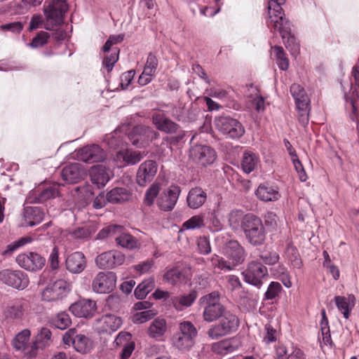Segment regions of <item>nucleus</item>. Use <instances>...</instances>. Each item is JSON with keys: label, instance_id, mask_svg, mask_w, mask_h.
I'll list each match as a JSON object with an SVG mask.
<instances>
[{"label": "nucleus", "instance_id": "f257e3e1", "mask_svg": "<svg viewBox=\"0 0 359 359\" xmlns=\"http://www.w3.org/2000/svg\"><path fill=\"white\" fill-rule=\"evenodd\" d=\"M285 0H270L268 3L269 15L270 22L274 28L278 30L283 43L285 45H294L297 43L296 38L292 35L290 25L284 18V13L281 6Z\"/></svg>", "mask_w": 359, "mask_h": 359}, {"label": "nucleus", "instance_id": "f03ea898", "mask_svg": "<svg viewBox=\"0 0 359 359\" xmlns=\"http://www.w3.org/2000/svg\"><path fill=\"white\" fill-rule=\"evenodd\" d=\"M221 293L215 290L202 296L199 299V304L203 308V319L207 323H212L218 320L229 310L221 302Z\"/></svg>", "mask_w": 359, "mask_h": 359}, {"label": "nucleus", "instance_id": "7ed1b4c3", "mask_svg": "<svg viewBox=\"0 0 359 359\" xmlns=\"http://www.w3.org/2000/svg\"><path fill=\"white\" fill-rule=\"evenodd\" d=\"M241 230L250 245L259 246L264 243L266 240L265 227L262 220L258 216L252 213L245 214V219L243 222Z\"/></svg>", "mask_w": 359, "mask_h": 359}, {"label": "nucleus", "instance_id": "20e7f679", "mask_svg": "<svg viewBox=\"0 0 359 359\" xmlns=\"http://www.w3.org/2000/svg\"><path fill=\"white\" fill-rule=\"evenodd\" d=\"M239 325L240 320L238 316L228 311L218 319L217 323L210 327L207 331V335L211 339H219L236 332Z\"/></svg>", "mask_w": 359, "mask_h": 359}, {"label": "nucleus", "instance_id": "39448f33", "mask_svg": "<svg viewBox=\"0 0 359 359\" xmlns=\"http://www.w3.org/2000/svg\"><path fill=\"white\" fill-rule=\"evenodd\" d=\"M215 128L226 139H240L245 133V127L238 119L230 116H220L214 119Z\"/></svg>", "mask_w": 359, "mask_h": 359}, {"label": "nucleus", "instance_id": "423d86ee", "mask_svg": "<svg viewBox=\"0 0 359 359\" xmlns=\"http://www.w3.org/2000/svg\"><path fill=\"white\" fill-rule=\"evenodd\" d=\"M290 91L294 100L296 109L298 111L299 122L302 126L306 127L309 121L310 98L305 89L299 84H292Z\"/></svg>", "mask_w": 359, "mask_h": 359}, {"label": "nucleus", "instance_id": "0eeeda50", "mask_svg": "<svg viewBox=\"0 0 359 359\" xmlns=\"http://www.w3.org/2000/svg\"><path fill=\"white\" fill-rule=\"evenodd\" d=\"M197 334V330L191 322L183 321L179 325V332L172 337V344L180 350H189L195 344Z\"/></svg>", "mask_w": 359, "mask_h": 359}, {"label": "nucleus", "instance_id": "6e6552de", "mask_svg": "<svg viewBox=\"0 0 359 359\" xmlns=\"http://www.w3.org/2000/svg\"><path fill=\"white\" fill-rule=\"evenodd\" d=\"M68 8L66 0H53L47 6L43 7L46 18V28L50 29L62 23L64 15Z\"/></svg>", "mask_w": 359, "mask_h": 359}, {"label": "nucleus", "instance_id": "1a4fd4ad", "mask_svg": "<svg viewBox=\"0 0 359 359\" xmlns=\"http://www.w3.org/2000/svg\"><path fill=\"white\" fill-rule=\"evenodd\" d=\"M65 345H72L76 351L86 354L93 348V341L90 338L83 334H78L75 328L69 329L62 337Z\"/></svg>", "mask_w": 359, "mask_h": 359}, {"label": "nucleus", "instance_id": "9d476101", "mask_svg": "<svg viewBox=\"0 0 359 359\" xmlns=\"http://www.w3.org/2000/svg\"><path fill=\"white\" fill-rule=\"evenodd\" d=\"M158 135L159 134L151 128L138 125L133 128L128 137L132 144L141 148L158 138Z\"/></svg>", "mask_w": 359, "mask_h": 359}, {"label": "nucleus", "instance_id": "9b49d317", "mask_svg": "<svg viewBox=\"0 0 359 359\" xmlns=\"http://www.w3.org/2000/svg\"><path fill=\"white\" fill-rule=\"evenodd\" d=\"M242 275L246 283L260 288L263 284L262 279L268 276V270L261 262L252 261Z\"/></svg>", "mask_w": 359, "mask_h": 359}, {"label": "nucleus", "instance_id": "f8f14e48", "mask_svg": "<svg viewBox=\"0 0 359 359\" xmlns=\"http://www.w3.org/2000/svg\"><path fill=\"white\" fill-rule=\"evenodd\" d=\"M0 280L13 288L24 290L29 285V278L20 270L4 269L0 272Z\"/></svg>", "mask_w": 359, "mask_h": 359}, {"label": "nucleus", "instance_id": "ddd939ff", "mask_svg": "<svg viewBox=\"0 0 359 359\" xmlns=\"http://www.w3.org/2000/svg\"><path fill=\"white\" fill-rule=\"evenodd\" d=\"M70 291V284L62 279L55 280L48 284L41 293L44 301H57L66 297Z\"/></svg>", "mask_w": 359, "mask_h": 359}, {"label": "nucleus", "instance_id": "4468645a", "mask_svg": "<svg viewBox=\"0 0 359 359\" xmlns=\"http://www.w3.org/2000/svg\"><path fill=\"white\" fill-rule=\"evenodd\" d=\"M223 254L235 267L243 264L247 253L244 247L237 240H229L223 246Z\"/></svg>", "mask_w": 359, "mask_h": 359}, {"label": "nucleus", "instance_id": "2eb2a0df", "mask_svg": "<svg viewBox=\"0 0 359 359\" xmlns=\"http://www.w3.org/2000/svg\"><path fill=\"white\" fill-rule=\"evenodd\" d=\"M116 276L113 272H99L92 282V290L99 294L111 292L116 287Z\"/></svg>", "mask_w": 359, "mask_h": 359}, {"label": "nucleus", "instance_id": "dca6fc26", "mask_svg": "<svg viewBox=\"0 0 359 359\" xmlns=\"http://www.w3.org/2000/svg\"><path fill=\"white\" fill-rule=\"evenodd\" d=\"M16 262L27 271H37L43 269L46 260L40 254L30 252L18 255L16 257Z\"/></svg>", "mask_w": 359, "mask_h": 359}, {"label": "nucleus", "instance_id": "f3484780", "mask_svg": "<svg viewBox=\"0 0 359 359\" xmlns=\"http://www.w3.org/2000/svg\"><path fill=\"white\" fill-rule=\"evenodd\" d=\"M125 259V255L122 252L117 250H109L97 256L95 263L100 269H111L122 265Z\"/></svg>", "mask_w": 359, "mask_h": 359}, {"label": "nucleus", "instance_id": "a211bd4d", "mask_svg": "<svg viewBox=\"0 0 359 359\" xmlns=\"http://www.w3.org/2000/svg\"><path fill=\"white\" fill-rule=\"evenodd\" d=\"M190 156L198 163L206 166L215 161L217 153L213 148L209 146L197 144L191 149Z\"/></svg>", "mask_w": 359, "mask_h": 359}, {"label": "nucleus", "instance_id": "6ab92c4d", "mask_svg": "<svg viewBox=\"0 0 359 359\" xmlns=\"http://www.w3.org/2000/svg\"><path fill=\"white\" fill-rule=\"evenodd\" d=\"M158 171V164L154 160H147L140 164L136 175V182L140 187H146L153 181Z\"/></svg>", "mask_w": 359, "mask_h": 359}, {"label": "nucleus", "instance_id": "aec40b11", "mask_svg": "<svg viewBox=\"0 0 359 359\" xmlns=\"http://www.w3.org/2000/svg\"><path fill=\"white\" fill-rule=\"evenodd\" d=\"M181 193V188L177 185H171L164 191L157 200V205L161 210L171 211L175 206Z\"/></svg>", "mask_w": 359, "mask_h": 359}, {"label": "nucleus", "instance_id": "412c9836", "mask_svg": "<svg viewBox=\"0 0 359 359\" xmlns=\"http://www.w3.org/2000/svg\"><path fill=\"white\" fill-rule=\"evenodd\" d=\"M76 156L79 161L88 163L100 162L106 158L104 151L97 144L86 146L79 149L76 152Z\"/></svg>", "mask_w": 359, "mask_h": 359}, {"label": "nucleus", "instance_id": "4be33fe9", "mask_svg": "<svg viewBox=\"0 0 359 359\" xmlns=\"http://www.w3.org/2000/svg\"><path fill=\"white\" fill-rule=\"evenodd\" d=\"M87 266L86 257L82 252L76 251L68 255L65 259V268L72 274H79Z\"/></svg>", "mask_w": 359, "mask_h": 359}, {"label": "nucleus", "instance_id": "5701e85b", "mask_svg": "<svg viewBox=\"0 0 359 359\" xmlns=\"http://www.w3.org/2000/svg\"><path fill=\"white\" fill-rule=\"evenodd\" d=\"M25 309L21 300L9 303L4 309L5 319L11 323L18 324L25 318Z\"/></svg>", "mask_w": 359, "mask_h": 359}, {"label": "nucleus", "instance_id": "b1692460", "mask_svg": "<svg viewBox=\"0 0 359 359\" xmlns=\"http://www.w3.org/2000/svg\"><path fill=\"white\" fill-rule=\"evenodd\" d=\"M151 120L153 124L158 130L168 134L177 133L180 128L177 123L168 118L163 113H153Z\"/></svg>", "mask_w": 359, "mask_h": 359}, {"label": "nucleus", "instance_id": "393cba45", "mask_svg": "<svg viewBox=\"0 0 359 359\" xmlns=\"http://www.w3.org/2000/svg\"><path fill=\"white\" fill-rule=\"evenodd\" d=\"M69 311L79 318H91L96 311V303L90 299H83L72 304Z\"/></svg>", "mask_w": 359, "mask_h": 359}, {"label": "nucleus", "instance_id": "a878e982", "mask_svg": "<svg viewBox=\"0 0 359 359\" xmlns=\"http://www.w3.org/2000/svg\"><path fill=\"white\" fill-rule=\"evenodd\" d=\"M85 174L83 166L78 163H71L64 167L61 176L64 181L69 184H76L81 181Z\"/></svg>", "mask_w": 359, "mask_h": 359}, {"label": "nucleus", "instance_id": "bb28decb", "mask_svg": "<svg viewBox=\"0 0 359 359\" xmlns=\"http://www.w3.org/2000/svg\"><path fill=\"white\" fill-rule=\"evenodd\" d=\"M60 187L59 184L53 183L44 187L41 191H35L33 197L30 198L32 199L30 203H43L48 200L59 196Z\"/></svg>", "mask_w": 359, "mask_h": 359}, {"label": "nucleus", "instance_id": "cd10ccee", "mask_svg": "<svg viewBox=\"0 0 359 359\" xmlns=\"http://www.w3.org/2000/svg\"><path fill=\"white\" fill-rule=\"evenodd\" d=\"M189 279L187 271L180 267L169 269L163 275V280L172 285L185 284Z\"/></svg>", "mask_w": 359, "mask_h": 359}, {"label": "nucleus", "instance_id": "c85d7f7f", "mask_svg": "<svg viewBox=\"0 0 359 359\" xmlns=\"http://www.w3.org/2000/svg\"><path fill=\"white\" fill-rule=\"evenodd\" d=\"M89 174L91 182L99 189L104 187L110 180L109 170L103 165L93 166Z\"/></svg>", "mask_w": 359, "mask_h": 359}, {"label": "nucleus", "instance_id": "c756f323", "mask_svg": "<svg viewBox=\"0 0 359 359\" xmlns=\"http://www.w3.org/2000/svg\"><path fill=\"white\" fill-rule=\"evenodd\" d=\"M255 194L259 200L265 202L275 201L280 197L278 187L271 185L268 182L260 184Z\"/></svg>", "mask_w": 359, "mask_h": 359}, {"label": "nucleus", "instance_id": "7c9ffc66", "mask_svg": "<svg viewBox=\"0 0 359 359\" xmlns=\"http://www.w3.org/2000/svg\"><path fill=\"white\" fill-rule=\"evenodd\" d=\"M207 200L206 192L199 187H196L189 190L187 203L191 209H198L201 207Z\"/></svg>", "mask_w": 359, "mask_h": 359}, {"label": "nucleus", "instance_id": "2f4dec72", "mask_svg": "<svg viewBox=\"0 0 359 359\" xmlns=\"http://www.w3.org/2000/svg\"><path fill=\"white\" fill-rule=\"evenodd\" d=\"M198 297V293L195 290H191L188 294H184L178 297H171L170 303L177 311H182L185 308L191 306Z\"/></svg>", "mask_w": 359, "mask_h": 359}, {"label": "nucleus", "instance_id": "473e14b6", "mask_svg": "<svg viewBox=\"0 0 359 359\" xmlns=\"http://www.w3.org/2000/svg\"><path fill=\"white\" fill-rule=\"evenodd\" d=\"M102 50L104 53L102 66L107 72H111L118 60L120 50L117 46H102Z\"/></svg>", "mask_w": 359, "mask_h": 359}, {"label": "nucleus", "instance_id": "72a5a7b5", "mask_svg": "<svg viewBox=\"0 0 359 359\" xmlns=\"http://www.w3.org/2000/svg\"><path fill=\"white\" fill-rule=\"evenodd\" d=\"M44 215L43 210L39 207H27L25 208V224L35 226L43 219Z\"/></svg>", "mask_w": 359, "mask_h": 359}, {"label": "nucleus", "instance_id": "f704fd0d", "mask_svg": "<svg viewBox=\"0 0 359 359\" xmlns=\"http://www.w3.org/2000/svg\"><path fill=\"white\" fill-rule=\"evenodd\" d=\"M99 323L102 325V332L111 333L116 331L121 327L122 320L116 316L107 314L99 319Z\"/></svg>", "mask_w": 359, "mask_h": 359}, {"label": "nucleus", "instance_id": "c9c22d12", "mask_svg": "<svg viewBox=\"0 0 359 359\" xmlns=\"http://www.w3.org/2000/svg\"><path fill=\"white\" fill-rule=\"evenodd\" d=\"M334 302L337 309L341 311L346 319L350 316V311L355 306V298L354 295L350 294L347 298L344 296H335Z\"/></svg>", "mask_w": 359, "mask_h": 359}, {"label": "nucleus", "instance_id": "e433bc0d", "mask_svg": "<svg viewBox=\"0 0 359 359\" xmlns=\"http://www.w3.org/2000/svg\"><path fill=\"white\" fill-rule=\"evenodd\" d=\"M108 203L117 204L122 203L130 200L131 193L126 188L115 187L107 194Z\"/></svg>", "mask_w": 359, "mask_h": 359}, {"label": "nucleus", "instance_id": "4c0bfd02", "mask_svg": "<svg viewBox=\"0 0 359 359\" xmlns=\"http://www.w3.org/2000/svg\"><path fill=\"white\" fill-rule=\"evenodd\" d=\"M166 330V320L163 318H157L151 323L147 332L150 337L158 339L163 337Z\"/></svg>", "mask_w": 359, "mask_h": 359}, {"label": "nucleus", "instance_id": "58836bf2", "mask_svg": "<svg viewBox=\"0 0 359 359\" xmlns=\"http://www.w3.org/2000/svg\"><path fill=\"white\" fill-rule=\"evenodd\" d=\"M258 162L259 157L255 153L246 151L243 154L241 168L245 173L249 174L255 169Z\"/></svg>", "mask_w": 359, "mask_h": 359}, {"label": "nucleus", "instance_id": "ea45409f", "mask_svg": "<svg viewBox=\"0 0 359 359\" xmlns=\"http://www.w3.org/2000/svg\"><path fill=\"white\" fill-rule=\"evenodd\" d=\"M115 241L117 245L128 250L136 249L139 246L136 238L122 231L115 237Z\"/></svg>", "mask_w": 359, "mask_h": 359}, {"label": "nucleus", "instance_id": "a19ab883", "mask_svg": "<svg viewBox=\"0 0 359 359\" xmlns=\"http://www.w3.org/2000/svg\"><path fill=\"white\" fill-rule=\"evenodd\" d=\"M285 255L290 262L291 265L296 269H301L303 266L302 259L299 256L297 248L292 242H288L285 248Z\"/></svg>", "mask_w": 359, "mask_h": 359}, {"label": "nucleus", "instance_id": "79ce46f5", "mask_svg": "<svg viewBox=\"0 0 359 359\" xmlns=\"http://www.w3.org/2000/svg\"><path fill=\"white\" fill-rule=\"evenodd\" d=\"M154 287V278L144 280L135 288L134 294L137 299H142L153 290Z\"/></svg>", "mask_w": 359, "mask_h": 359}, {"label": "nucleus", "instance_id": "37998d69", "mask_svg": "<svg viewBox=\"0 0 359 359\" xmlns=\"http://www.w3.org/2000/svg\"><path fill=\"white\" fill-rule=\"evenodd\" d=\"M30 331L28 329L19 332L13 341L14 348L18 351H25L29 340Z\"/></svg>", "mask_w": 359, "mask_h": 359}, {"label": "nucleus", "instance_id": "c03bdc74", "mask_svg": "<svg viewBox=\"0 0 359 359\" xmlns=\"http://www.w3.org/2000/svg\"><path fill=\"white\" fill-rule=\"evenodd\" d=\"M123 228L121 225H109L101 229L97 233L96 238L105 239L109 237L115 238L118 234L123 231Z\"/></svg>", "mask_w": 359, "mask_h": 359}, {"label": "nucleus", "instance_id": "a18cd8bd", "mask_svg": "<svg viewBox=\"0 0 359 359\" xmlns=\"http://www.w3.org/2000/svg\"><path fill=\"white\" fill-rule=\"evenodd\" d=\"M276 55V63L280 69L286 71L289 67V60L283 46H271Z\"/></svg>", "mask_w": 359, "mask_h": 359}, {"label": "nucleus", "instance_id": "49530a36", "mask_svg": "<svg viewBox=\"0 0 359 359\" xmlns=\"http://www.w3.org/2000/svg\"><path fill=\"white\" fill-rule=\"evenodd\" d=\"M229 224L231 228L237 229L239 226L242 229L243 222L245 219V215L242 210H233L229 214Z\"/></svg>", "mask_w": 359, "mask_h": 359}, {"label": "nucleus", "instance_id": "de8ad7c7", "mask_svg": "<svg viewBox=\"0 0 359 359\" xmlns=\"http://www.w3.org/2000/svg\"><path fill=\"white\" fill-rule=\"evenodd\" d=\"M212 266L215 268H218L223 271H231L235 269V266L231 264L228 259L221 257L217 255H213L210 258Z\"/></svg>", "mask_w": 359, "mask_h": 359}, {"label": "nucleus", "instance_id": "09e8293b", "mask_svg": "<svg viewBox=\"0 0 359 359\" xmlns=\"http://www.w3.org/2000/svg\"><path fill=\"white\" fill-rule=\"evenodd\" d=\"M95 229L92 225H86L82 227H79L74 229L70 234L75 238L77 239H88L94 233Z\"/></svg>", "mask_w": 359, "mask_h": 359}, {"label": "nucleus", "instance_id": "8fccbe9b", "mask_svg": "<svg viewBox=\"0 0 359 359\" xmlns=\"http://www.w3.org/2000/svg\"><path fill=\"white\" fill-rule=\"evenodd\" d=\"M144 153L139 151L126 150L122 154L123 161L128 165H135L144 157Z\"/></svg>", "mask_w": 359, "mask_h": 359}, {"label": "nucleus", "instance_id": "3c124183", "mask_svg": "<svg viewBox=\"0 0 359 359\" xmlns=\"http://www.w3.org/2000/svg\"><path fill=\"white\" fill-rule=\"evenodd\" d=\"M161 189V184L159 183H153L149 188L147 190L144 198V203L148 206L154 204V200L158 196Z\"/></svg>", "mask_w": 359, "mask_h": 359}, {"label": "nucleus", "instance_id": "603ef678", "mask_svg": "<svg viewBox=\"0 0 359 359\" xmlns=\"http://www.w3.org/2000/svg\"><path fill=\"white\" fill-rule=\"evenodd\" d=\"M283 290L282 285L278 282H271L267 287L264 295V300L276 299Z\"/></svg>", "mask_w": 359, "mask_h": 359}, {"label": "nucleus", "instance_id": "864d4df0", "mask_svg": "<svg viewBox=\"0 0 359 359\" xmlns=\"http://www.w3.org/2000/svg\"><path fill=\"white\" fill-rule=\"evenodd\" d=\"M32 238L29 236L22 237L18 241L13 242L12 243L6 246V250L4 251V255H11L14 251L18 249L20 247L24 246L25 245L31 243Z\"/></svg>", "mask_w": 359, "mask_h": 359}, {"label": "nucleus", "instance_id": "5fc2aeb1", "mask_svg": "<svg viewBox=\"0 0 359 359\" xmlns=\"http://www.w3.org/2000/svg\"><path fill=\"white\" fill-rule=\"evenodd\" d=\"M53 323L57 328L65 330L71 324V319L67 313L61 312L53 318Z\"/></svg>", "mask_w": 359, "mask_h": 359}, {"label": "nucleus", "instance_id": "6e6d98bb", "mask_svg": "<svg viewBox=\"0 0 359 359\" xmlns=\"http://www.w3.org/2000/svg\"><path fill=\"white\" fill-rule=\"evenodd\" d=\"M182 226L186 229H195L204 226L205 224L202 216L194 215L184 222Z\"/></svg>", "mask_w": 359, "mask_h": 359}, {"label": "nucleus", "instance_id": "4d7b16f0", "mask_svg": "<svg viewBox=\"0 0 359 359\" xmlns=\"http://www.w3.org/2000/svg\"><path fill=\"white\" fill-rule=\"evenodd\" d=\"M259 257L260 258V259L262 260V262L265 264H268V265H273V264H276L280 259L279 255L276 252H274V251L262 252L259 255Z\"/></svg>", "mask_w": 359, "mask_h": 359}, {"label": "nucleus", "instance_id": "13d9d810", "mask_svg": "<svg viewBox=\"0 0 359 359\" xmlns=\"http://www.w3.org/2000/svg\"><path fill=\"white\" fill-rule=\"evenodd\" d=\"M208 229L212 232H217L223 229V224L215 212L208 215Z\"/></svg>", "mask_w": 359, "mask_h": 359}, {"label": "nucleus", "instance_id": "bf43d9fd", "mask_svg": "<svg viewBox=\"0 0 359 359\" xmlns=\"http://www.w3.org/2000/svg\"><path fill=\"white\" fill-rule=\"evenodd\" d=\"M48 263L50 268L53 271H57L60 268V259H59V248L55 245L48 257Z\"/></svg>", "mask_w": 359, "mask_h": 359}, {"label": "nucleus", "instance_id": "052dcab7", "mask_svg": "<svg viewBox=\"0 0 359 359\" xmlns=\"http://www.w3.org/2000/svg\"><path fill=\"white\" fill-rule=\"evenodd\" d=\"M24 24L21 22H13L0 26V29L5 32L19 34L23 29Z\"/></svg>", "mask_w": 359, "mask_h": 359}, {"label": "nucleus", "instance_id": "680f3d73", "mask_svg": "<svg viewBox=\"0 0 359 359\" xmlns=\"http://www.w3.org/2000/svg\"><path fill=\"white\" fill-rule=\"evenodd\" d=\"M51 341V332L47 327H42L37 334L36 341L41 344V346L49 345Z\"/></svg>", "mask_w": 359, "mask_h": 359}, {"label": "nucleus", "instance_id": "e2e57ef3", "mask_svg": "<svg viewBox=\"0 0 359 359\" xmlns=\"http://www.w3.org/2000/svg\"><path fill=\"white\" fill-rule=\"evenodd\" d=\"M264 224L269 230H275L277 227V215L273 212H268L264 215Z\"/></svg>", "mask_w": 359, "mask_h": 359}, {"label": "nucleus", "instance_id": "0e129e2a", "mask_svg": "<svg viewBox=\"0 0 359 359\" xmlns=\"http://www.w3.org/2000/svg\"><path fill=\"white\" fill-rule=\"evenodd\" d=\"M198 248L201 254L208 255L211 252L209 239L207 237H201L198 241Z\"/></svg>", "mask_w": 359, "mask_h": 359}, {"label": "nucleus", "instance_id": "69168bd1", "mask_svg": "<svg viewBox=\"0 0 359 359\" xmlns=\"http://www.w3.org/2000/svg\"><path fill=\"white\" fill-rule=\"evenodd\" d=\"M135 74L134 70H130L123 73L120 76V85L123 89H126L130 84L133 77Z\"/></svg>", "mask_w": 359, "mask_h": 359}, {"label": "nucleus", "instance_id": "338daca9", "mask_svg": "<svg viewBox=\"0 0 359 359\" xmlns=\"http://www.w3.org/2000/svg\"><path fill=\"white\" fill-rule=\"evenodd\" d=\"M50 36L48 32L41 31L35 37L33 38L32 42L29 45H46L48 43V39Z\"/></svg>", "mask_w": 359, "mask_h": 359}, {"label": "nucleus", "instance_id": "774afa93", "mask_svg": "<svg viewBox=\"0 0 359 359\" xmlns=\"http://www.w3.org/2000/svg\"><path fill=\"white\" fill-rule=\"evenodd\" d=\"M132 335L128 332H120L115 339L114 343L116 346H124L126 344L133 341Z\"/></svg>", "mask_w": 359, "mask_h": 359}]
</instances>
